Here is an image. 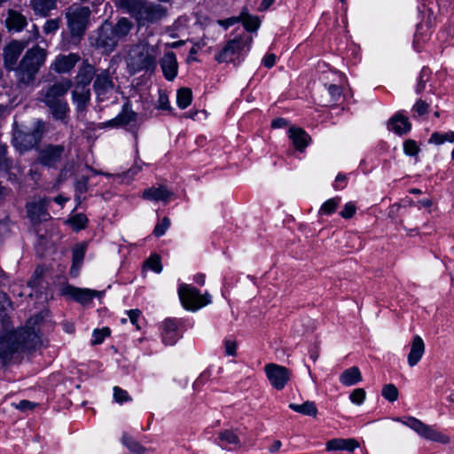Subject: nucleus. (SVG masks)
<instances>
[{
  "label": "nucleus",
  "instance_id": "f257e3e1",
  "mask_svg": "<svg viewBox=\"0 0 454 454\" xmlns=\"http://www.w3.org/2000/svg\"><path fill=\"white\" fill-rule=\"evenodd\" d=\"M24 48L25 44L22 42L11 43L4 49V59L6 68L15 70L19 83L27 86L35 80L36 74L45 61L46 51L39 46L31 48L25 53L19 67L15 68L17 60Z\"/></svg>",
  "mask_w": 454,
  "mask_h": 454
},
{
  "label": "nucleus",
  "instance_id": "f03ea898",
  "mask_svg": "<svg viewBox=\"0 0 454 454\" xmlns=\"http://www.w3.org/2000/svg\"><path fill=\"white\" fill-rule=\"evenodd\" d=\"M43 319L41 315L30 317L20 330L0 335V360L3 364L10 362L14 355L33 350L42 345L35 325Z\"/></svg>",
  "mask_w": 454,
  "mask_h": 454
},
{
  "label": "nucleus",
  "instance_id": "7ed1b4c3",
  "mask_svg": "<svg viewBox=\"0 0 454 454\" xmlns=\"http://www.w3.org/2000/svg\"><path fill=\"white\" fill-rule=\"evenodd\" d=\"M159 49L145 41H140L130 47L127 58V68L130 74L139 72L153 73L157 67Z\"/></svg>",
  "mask_w": 454,
  "mask_h": 454
},
{
  "label": "nucleus",
  "instance_id": "20e7f679",
  "mask_svg": "<svg viewBox=\"0 0 454 454\" xmlns=\"http://www.w3.org/2000/svg\"><path fill=\"white\" fill-rule=\"evenodd\" d=\"M120 6L130 13L140 26L155 23L167 15V9L161 4L147 0H120Z\"/></svg>",
  "mask_w": 454,
  "mask_h": 454
},
{
  "label": "nucleus",
  "instance_id": "39448f33",
  "mask_svg": "<svg viewBox=\"0 0 454 454\" xmlns=\"http://www.w3.org/2000/svg\"><path fill=\"white\" fill-rule=\"evenodd\" d=\"M45 131V123L36 120L29 130L17 129L12 136V145L20 153L27 152L39 145Z\"/></svg>",
  "mask_w": 454,
  "mask_h": 454
},
{
  "label": "nucleus",
  "instance_id": "423d86ee",
  "mask_svg": "<svg viewBox=\"0 0 454 454\" xmlns=\"http://www.w3.org/2000/svg\"><path fill=\"white\" fill-rule=\"evenodd\" d=\"M90 16V10L87 6H82L74 4L67 8L66 12L67 27L72 37L75 41H80L83 36L89 23Z\"/></svg>",
  "mask_w": 454,
  "mask_h": 454
},
{
  "label": "nucleus",
  "instance_id": "0eeeda50",
  "mask_svg": "<svg viewBox=\"0 0 454 454\" xmlns=\"http://www.w3.org/2000/svg\"><path fill=\"white\" fill-rule=\"evenodd\" d=\"M178 295L183 306L192 311L211 303V295L208 293L200 294L197 288L186 284L180 285Z\"/></svg>",
  "mask_w": 454,
  "mask_h": 454
},
{
  "label": "nucleus",
  "instance_id": "6e6552de",
  "mask_svg": "<svg viewBox=\"0 0 454 454\" xmlns=\"http://www.w3.org/2000/svg\"><path fill=\"white\" fill-rule=\"evenodd\" d=\"M397 420L401 421L403 425L415 431L419 436L428 441L439 442L442 444H448L450 442V439L447 434L436 430L431 426L423 423L421 420L414 417H409L406 419V420H401L400 419Z\"/></svg>",
  "mask_w": 454,
  "mask_h": 454
},
{
  "label": "nucleus",
  "instance_id": "1a4fd4ad",
  "mask_svg": "<svg viewBox=\"0 0 454 454\" xmlns=\"http://www.w3.org/2000/svg\"><path fill=\"white\" fill-rule=\"evenodd\" d=\"M250 37H235L229 40L222 50L215 55V59L219 63L235 62V59H239L242 51L246 47H248Z\"/></svg>",
  "mask_w": 454,
  "mask_h": 454
},
{
  "label": "nucleus",
  "instance_id": "9d476101",
  "mask_svg": "<svg viewBox=\"0 0 454 454\" xmlns=\"http://www.w3.org/2000/svg\"><path fill=\"white\" fill-rule=\"evenodd\" d=\"M93 90L98 101L104 102L110 98L114 90V82L109 69H103L96 74Z\"/></svg>",
  "mask_w": 454,
  "mask_h": 454
},
{
  "label": "nucleus",
  "instance_id": "9b49d317",
  "mask_svg": "<svg viewBox=\"0 0 454 454\" xmlns=\"http://www.w3.org/2000/svg\"><path fill=\"white\" fill-rule=\"evenodd\" d=\"M73 86L69 79H62L41 92V100L45 105H52L58 101H64V96Z\"/></svg>",
  "mask_w": 454,
  "mask_h": 454
},
{
  "label": "nucleus",
  "instance_id": "f8f14e48",
  "mask_svg": "<svg viewBox=\"0 0 454 454\" xmlns=\"http://www.w3.org/2000/svg\"><path fill=\"white\" fill-rule=\"evenodd\" d=\"M64 152L62 145H48L38 151L36 160L44 167L56 168L62 160Z\"/></svg>",
  "mask_w": 454,
  "mask_h": 454
},
{
  "label": "nucleus",
  "instance_id": "ddd939ff",
  "mask_svg": "<svg viewBox=\"0 0 454 454\" xmlns=\"http://www.w3.org/2000/svg\"><path fill=\"white\" fill-rule=\"evenodd\" d=\"M264 370L270 385L278 390L283 389L291 377L287 368L276 364H266Z\"/></svg>",
  "mask_w": 454,
  "mask_h": 454
},
{
  "label": "nucleus",
  "instance_id": "4468645a",
  "mask_svg": "<svg viewBox=\"0 0 454 454\" xmlns=\"http://www.w3.org/2000/svg\"><path fill=\"white\" fill-rule=\"evenodd\" d=\"M118 42L113 25L109 22L103 23L98 28L96 39L97 47L104 49L106 52H111L114 50Z\"/></svg>",
  "mask_w": 454,
  "mask_h": 454
},
{
  "label": "nucleus",
  "instance_id": "2eb2a0df",
  "mask_svg": "<svg viewBox=\"0 0 454 454\" xmlns=\"http://www.w3.org/2000/svg\"><path fill=\"white\" fill-rule=\"evenodd\" d=\"M49 203L50 200L48 199L34 200L27 203V213L32 222L40 223L51 218L48 213Z\"/></svg>",
  "mask_w": 454,
  "mask_h": 454
},
{
  "label": "nucleus",
  "instance_id": "dca6fc26",
  "mask_svg": "<svg viewBox=\"0 0 454 454\" xmlns=\"http://www.w3.org/2000/svg\"><path fill=\"white\" fill-rule=\"evenodd\" d=\"M80 59L81 58L77 53L59 55L51 64V69L59 74L68 73L74 67Z\"/></svg>",
  "mask_w": 454,
  "mask_h": 454
},
{
  "label": "nucleus",
  "instance_id": "f3484780",
  "mask_svg": "<svg viewBox=\"0 0 454 454\" xmlns=\"http://www.w3.org/2000/svg\"><path fill=\"white\" fill-rule=\"evenodd\" d=\"M160 65L164 77L168 81H173L178 71V63L176 54L173 51H168L160 60Z\"/></svg>",
  "mask_w": 454,
  "mask_h": 454
},
{
  "label": "nucleus",
  "instance_id": "a211bd4d",
  "mask_svg": "<svg viewBox=\"0 0 454 454\" xmlns=\"http://www.w3.org/2000/svg\"><path fill=\"white\" fill-rule=\"evenodd\" d=\"M97 74L95 67L90 64L88 60L82 61L75 76L76 86H85L86 88H89V84L92 81L93 77H96Z\"/></svg>",
  "mask_w": 454,
  "mask_h": 454
},
{
  "label": "nucleus",
  "instance_id": "6ab92c4d",
  "mask_svg": "<svg viewBox=\"0 0 454 454\" xmlns=\"http://www.w3.org/2000/svg\"><path fill=\"white\" fill-rule=\"evenodd\" d=\"M4 22L7 29L13 32H20L27 25V18L15 10H9L7 12Z\"/></svg>",
  "mask_w": 454,
  "mask_h": 454
},
{
  "label": "nucleus",
  "instance_id": "aec40b11",
  "mask_svg": "<svg viewBox=\"0 0 454 454\" xmlns=\"http://www.w3.org/2000/svg\"><path fill=\"white\" fill-rule=\"evenodd\" d=\"M424 352L425 343L422 338L419 335L414 336L411 344V350L407 357L408 364L411 367L415 366L420 361Z\"/></svg>",
  "mask_w": 454,
  "mask_h": 454
},
{
  "label": "nucleus",
  "instance_id": "412c9836",
  "mask_svg": "<svg viewBox=\"0 0 454 454\" xmlns=\"http://www.w3.org/2000/svg\"><path fill=\"white\" fill-rule=\"evenodd\" d=\"M179 339L177 325L174 319L168 318L162 323V340L166 345H175Z\"/></svg>",
  "mask_w": 454,
  "mask_h": 454
},
{
  "label": "nucleus",
  "instance_id": "4be33fe9",
  "mask_svg": "<svg viewBox=\"0 0 454 454\" xmlns=\"http://www.w3.org/2000/svg\"><path fill=\"white\" fill-rule=\"evenodd\" d=\"M173 192L168 191L165 186L160 185L158 187H150L145 189L143 192V198L152 201H163L167 203Z\"/></svg>",
  "mask_w": 454,
  "mask_h": 454
},
{
  "label": "nucleus",
  "instance_id": "5701e85b",
  "mask_svg": "<svg viewBox=\"0 0 454 454\" xmlns=\"http://www.w3.org/2000/svg\"><path fill=\"white\" fill-rule=\"evenodd\" d=\"M359 447V443L355 439L334 438L326 442V450H348L353 451Z\"/></svg>",
  "mask_w": 454,
  "mask_h": 454
},
{
  "label": "nucleus",
  "instance_id": "b1692460",
  "mask_svg": "<svg viewBox=\"0 0 454 454\" xmlns=\"http://www.w3.org/2000/svg\"><path fill=\"white\" fill-rule=\"evenodd\" d=\"M72 98L74 103L76 105L78 111H83L86 109L90 99V90L85 86L78 87L72 92Z\"/></svg>",
  "mask_w": 454,
  "mask_h": 454
},
{
  "label": "nucleus",
  "instance_id": "393cba45",
  "mask_svg": "<svg viewBox=\"0 0 454 454\" xmlns=\"http://www.w3.org/2000/svg\"><path fill=\"white\" fill-rule=\"evenodd\" d=\"M64 294L70 295L81 303H87L94 298L97 293L90 289H81L67 286L64 289Z\"/></svg>",
  "mask_w": 454,
  "mask_h": 454
},
{
  "label": "nucleus",
  "instance_id": "a878e982",
  "mask_svg": "<svg viewBox=\"0 0 454 454\" xmlns=\"http://www.w3.org/2000/svg\"><path fill=\"white\" fill-rule=\"evenodd\" d=\"M288 133L289 138L297 150L302 151L309 145V136L302 129L292 127Z\"/></svg>",
  "mask_w": 454,
  "mask_h": 454
},
{
  "label": "nucleus",
  "instance_id": "bb28decb",
  "mask_svg": "<svg viewBox=\"0 0 454 454\" xmlns=\"http://www.w3.org/2000/svg\"><path fill=\"white\" fill-rule=\"evenodd\" d=\"M29 5L35 15L46 17L51 10L56 9L57 0H30Z\"/></svg>",
  "mask_w": 454,
  "mask_h": 454
},
{
  "label": "nucleus",
  "instance_id": "cd10ccee",
  "mask_svg": "<svg viewBox=\"0 0 454 454\" xmlns=\"http://www.w3.org/2000/svg\"><path fill=\"white\" fill-rule=\"evenodd\" d=\"M136 118V114L129 108V105L123 106L122 112L114 119L106 122V127H116L130 123Z\"/></svg>",
  "mask_w": 454,
  "mask_h": 454
},
{
  "label": "nucleus",
  "instance_id": "c85d7f7f",
  "mask_svg": "<svg viewBox=\"0 0 454 454\" xmlns=\"http://www.w3.org/2000/svg\"><path fill=\"white\" fill-rule=\"evenodd\" d=\"M363 380L358 367L353 366L341 372L340 381L345 386H353Z\"/></svg>",
  "mask_w": 454,
  "mask_h": 454
},
{
  "label": "nucleus",
  "instance_id": "c756f323",
  "mask_svg": "<svg viewBox=\"0 0 454 454\" xmlns=\"http://www.w3.org/2000/svg\"><path fill=\"white\" fill-rule=\"evenodd\" d=\"M388 128L395 133L402 135L411 129V123L406 117L398 114L389 120Z\"/></svg>",
  "mask_w": 454,
  "mask_h": 454
},
{
  "label": "nucleus",
  "instance_id": "7c9ffc66",
  "mask_svg": "<svg viewBox=\"0 0 454 454\" xmlns=\"http://www.w3.org/2000/svg\"><path fill=\"white\" fill-rule=\"evenodd\" d=\"M46 106L49 107L51 114H52L55 120L64 121L69 111V107L66 100L58 101L53 103L52 105Z\"/></svg>",
  "mask_w": 454,
  "mask_h": 454
},
{
  "label": "nucleus",
  "instance_id": "2f4dec72",
  "mask_svg": "<svg viewBox=\"0 0 454 454\" xmlns=\"http://www.w3.org/2000/svg\"><path fill=\"white\" fill-rule=\"evenodd\" d=\"M289 408L293 411L307 416L316 417L317 409L314 402L306 401L302 404L290 403Z\"/></svg>",
  "mask_w": 454,
  "mask_h": 454
},
{
  "label": "nucleus",
  "instance_id": "473e14b6",
  "mask_svg": "<svg viewBox=\"0 0 454 454\" xmlns=\"http://www.w3.org/2000/svg\"><path fill=\"white\" fill-rule=\"evenodd\" d=\"M240 18L239 21H241L247 31L253 32L258 29L260 26V20L257 16H253L248 14L247 11H242L239 16Z\"/></svg>",
  "mask_w": 454,
  "mask_h": 454
},
{
  "label": "nucleus",
  "instance_id": "72a5a7b5",
  "mask_svg": "<svg viewBox=\"0 0 454 454\" xmlns=\"http://www.w3.org/2000/svg\"><path fill=\"white\" fill-rule=\"evenodd\" d=\"M114 34L118 40L125 37L133 27V23L127 18H121L118 20L115 26H113Z\"/></svg>",
  "mask_w": 454,
  "mask_h": 454
},
{
  "label": "nucleus",
  "instance_id": "f704fd0d",
  "mask_svg": "<svg viewBox=\"0 0 454 454\" xmlns=\"http://www.w3.org/2000/svg\"><path fill=\"white\" fill-rule=\"evenodd\" d=\"M121 442L134 454H145L147 450L146 448L127 434L122 435Z\"/></svg>",
  "mask_w": 454,
  "mask_h": 454
},
{
  "label": "nucleus",
  "instance_id": "c9c22d12",
  "mask_svg": "<svg viewBox=\"0 0 454 454\" xmlns=\"http://www.w3.org/2000/svg\"><path fill=\"white\" fill-rule=\"evenodd\" d=\"M192 93L188 88H181L176 93V104L181 109H185L192 102Z\"/></svg>",
  "mask_w": 454,
  "mask_h": 454
},
{
  "label": "nucleus",
  "instance_id": "e433bc0d",
  "mask_svg": "<svg viewBox=\"0 0 454 454\" xmlns=\"http://www.w3.org/2000/svg\"><path fill=\"white\" fill-rule=\"evenodd\" d=\"M445 142L454 143V131L446 133L434 132L429 138V143L437 145Z\"/></svg>",
  "mask_w": 454,
  "mask_h": 454
},
{
  "label": "nucleus",
  "instance_id": "4c0bfd02",
  "mask_svg": "<svg viewBox=\"0 0 454 454\" xmlns=\"http://www.w3.org/2000/svg\"><path fill=\"white\" fill-rule=\"evenodd\" d=\"M218 438L221 442L234 445L235 447L240 448L241 446L239 436L233 431H221L218 434Z\"/></svg>",
  "mask_w": 454,
  "mask_h": 454
},
{
  "label": "nucleus",
  "instance_id": "58836bf2",
  "mask_svg": "<svg viewBox=\"0 0 454 454\" xmlns=\"http://www.w3.org/2000/svg\"><path fill=\"white\" fill-rule=\"evenodd\" d=\"M381 395L386 400L393 403L398 399L399 392L394 384L389 383L383 387Z\"/></svg>",
  "mask_w": 454,
  "mask_h": 454
},
{
  "label": "nucleus",
  "instance_id": "ea45409f",
  "mask_svg": "<svg viewBox=\"0 0 454 454\" xmlns=\"http://www.w3.org/2000/svg\"><path fill=\"white\" fill-rule=\"evenodd\" d=\"M87 222L88 219L86 215L82 214H77L68 220L69 224L76 231L84 229L86 227Z\"/></svg>",
  "mask_w": 454,
  "mask_h": 454
},
{
  "label": "nucleus",
  "instance_id": "a19ab883",
  "mask_svg": "<svg viewBox=\"0 0 454 454\" xmlns=\"http://www.w3.org/2000/svg\"><path fill=\"white\" fill-rule=\"evenodd\" d=\"M89 184V177L85 176H82L79 179L76 180L74 184L75 188V199L80 200L81 195L85 193L88 191Z\"/></svg>",
  "mask_w": 454,
  "mask_h": 454
},
{
  "label": "nucleus",
  "instance_id": "79ce46f5",
  "mask_svg": "<svg viewBox=\"0 0 454 454\" xmlns=\"http://www.w3.org/2000/svg\"><path fill=\"white\" fill-rule=\"evenodd\" d=\"M12 162L7 157V145L0 143V170L7 171Z\"/></svg>",
  "mask_w": 454,
  "mask_h": 454
},
{
  "label": "nucleus",
  "instance_id": "37998d69",
  "mask_svg": "<svg viewBox=\"0 0 454 454\" xmlns=\"http://www.w3.org/2000/svg\"><path fill=\"white\" fill-rule=\"evenodd\" d=\"M110 334V330L107 327H104L102 329H95L93 332V339L91 343L93 345H98L103 342L105 338Z\"/></svg>",
  "mask_w": 454,
  "mask_h": 454
},
{
  "label": "nucleus",
  "instance_id": "c03bdc74",
  "mask_svg": "<svg viewBox=\"0 0 454 454\" xmlns=\"http://www.w3.org/2000/svg\"><path fill=\"white\" fill-rule=\"evenodd\" d=\"M85 254V248L83 247H79L74 249L73 251V266L72 270L76 268L80 267L82 264L83 258Z\"/></svg>",
  "mask_w": 454,
  "mask_h": 454
},
{
  "label": "nucleus",
  "instance_id": "a18cd8bd",
  "mask_svg": "<svg viewBox=\"0 0 454 454\" xmlns=\"http://www.w3.org/2000/svg\"><path fill=\"white\" fill-rule=\"evenodd\" d=\"M365 396H366V393L364 388H356L350 394L349 399L353 403H355L356 405H360L365 400Z\"/></svg>",
  "mask_w": 454,
  "mask_h": 454
},
{
  "label": "nucleus",
  "instance_id": "49530a36",
  "mask_svg": "<svg viewBox=\"0 0 454 454\" xmlns=\"http://www.w3.org/2000/svg\"><path fill=\"white\" fill-rule=\"evenodd\" d=\"M340 202L339 198H333L326 200L321 207L320 211L324 214H331L335 211Z\"/></svg>",
  "mask_w": 454,
  "mask_h": 454
},
{
  "label": "nucleus",
  "instance_id": "de8ad7c7",
  "mask_svg": "<svg viewBox=\"0 0 454 454\" xmlns=\"http://www.w3.org/2000/svg\"><path fill=\"white\" fill-rule=\"evenodd\" d=\"M170 226V220L168 217H164L161 222L154 227L153 234L156 237H160L165 234L168 227Z\"/></svg>",
  "mask_w": 454,
  "mask_h": 454
},
{
  "label": "nucleus",
  "instance_id": "09e8293b",
  "mask_svg": "<svg viewBox=\"0 0 454 454\" xmlns=\"http://www.w3.org/2000/svg\"><path fill=\"white\" fill-rule=\"evenodd\" d=\"M146 264L151 270H153L156 273H160L162 270L160 258L157 254L150 256V258L146 261Z\"/></svg>",
  "mask_w": 454,
  "mask_h": 454
},
{
  "label": "nucleus",
  "instance_id": "8fccbe9b",
  "mask_svg": "<svg viewBox=\"0 0 454 454\" xmlns=\"http://www.w3.org/2000/svg\"><path fill=\"white\" fill-rule=\"evenodd\" d=\"M114 398L117 403H123L130 400L128 392L119 387H114Z\"/></svg>",
  "mask_w": 454,
  "mask_h": 454
},
{
  "label": "nucleus",
  "instance_id": "3c124183",
  "mask_svg": "<svg viewBox=\"0 0 454 454\" xmlns=\"http://www.w3.org/2000/svg\"><path fill=\"white\" fill-rule=\"evenodd\" d=\"M403 151L407 155L414 156L418 153L419 147L415 141L409 139L403 143Z\"/></svg>",
  "mask_w": 454,
  "mask_h": 454
},
{
  "label": "nucleus",
  "instance_id": "603ef678",
  "mask_svg": "<svg viewBox=\"0 0 454 454\" xmlns=\"http://www.w3.org/2000/svg\"><path fill=\"white\" fill-rule=\"evenodd\" d=\"M59 19H52L49 20L45 22L43 26V32L45 34H51L57 31L59 27Z\"/></svg>",
  "mask_w": 454,
  "mask_h": 454
},
{
  "label": "nucleus",
  "instance_id": "864d4df0",
  "mask_svg": "<svg viewBox=\"0 0 454 454\" xmlns=\"http://www.w3.org/2000/svg\"><path fill=\"white\" fill-rule=\"evenodd\" d=\"M224 351L226 356H235L237 355V342L231 339L225 340Z\"/></svg>",
  "mask_w": 454,
  "mask_h": 454
},
{
  "label": "nucleus",
  "instance_id": "5fc2aeb1",
  "mask_svg": "<svg viewBox=\"0 0 454 454\" xmlns=\"http://www.w3.org/2000/svg\"><path fill=\"white\" fill-rule=\"evenodd\" d=\"M355 213H356V206L352 202H348L344 206V207L340 211V215L343 218L348 219V218H351Z\"/></svg>",
  "mask_w": 454,
  "mask_h": 454
},
{
  "label": "nucleus",
  "instance_id": "6e6d98bb",
  "mask_svg": "<svg viewBox=\"0 0 454 454\" xmlns=\"http://www.w3.org/2000/svg\"><path fill=\"white\" fill-rule=\"evenodd\" d=\"M157 107L162 110H169L170 105L168 101V98L165 93L160 92Z\"/></svg>",
  "mask_w": 454,
  "mask_h": 454
},
{
  "label": "nucleus",
  "instance_id": "4d7b16f0",
  "mask_svg": "<svg viewBox=\"0 0 454 454\" xmlns=\"http://www.w3.org/2000/svg\"><path fill=\"white\" fill-rule=\"evenodd\" d=\"M427 80V70L424 68V69H422V71L420 73L419 80V82L416 87L417 93H420L425 89Z\"/></svg>",
  "mask_w": 454,
  "mask_h": 454
},
{
  "label": "nucleus",
  "instance_id": "13d9d810",
  "mask_svg": "<svg viewBox=\"0 0 454 454\" xmlns=\"http://www.w3.org/2000/svg\"><path fill=\"white\" fill-rule=\"evenodd\" d=\"M328 91L332 96L333 101H337L340 98V95L342 93L341 88L335 84L329 85Z\"/></svg>",
  "mask_w": 454,
  "mask_h": 454
},
{
  "label": "nucleus",
  "instance_id": "bf43d9fd",
  "mask_svg": "<svg viewBox=\"0 0 454 454\" xmlns=\"http://www.w3.org/2000/svg\"><path fill=\"white\" fill-rule=\"evenodd\" d=\"M36 406V403L27 400H22L15 405V407L22 411L33 410Z\"/></svg>",
  "mask_w": 454,
  "mask_h": 454
},
{
  "label": "nucleus",
  "instance_id": "052dcab7",
  "mask_svg": "<svg viewBox=\"0 0 454 454\" xmlns=\"http://www.w3.org/2000/svg\"><path fill=\"white\" fill-rule=\"evenodd\" d=\"M240 18L238 17H231L226 20H219L217 23L223 27L224 28H228L231 26L235 25L236 23L239 22Z\"/></svg>",
  "mask_w": 454,
  "mask_h": 454
},
{
  "label": "nucleus",
  "instance_id": "680f3d73",
  "mask_svg": "<svg viewBox=\"0 0 454 454\" xmlns=\"http://www.w3.org/2000/svg\"><path fill=\"white\" fill-rule=\"evenodd\" d=\"M427 108L428 105L423 100H419L414 105V109L419 115L425 114L427 112Z\"/></svg>",
  "mask_w": 454,
  "mask_h": 454
},
{
  "label": "nucleus",
  "instance_id": "e2e57ef3",
  "mask_svg": "<svg viewBox=\"0 0 454 454\" xmlns=\"http://www.w3.org/2000/svg\"><path fill=\"white\" fill-rule=\"evenodd\" d=\"M276 61V56L273 53H270L265 55V57L262 59V64L264 67L270 68L274 66Z\"/></svg>",
  "mask_w": 454,
  "mask_h": 454
},
{
  "label": "nucleus",
  "instance_id": "0e129e2a",
  "mask_svg": "<svg viewBox=\"0 0 454 454\" xmlns=\"http://www.w3.org/2000/svg\"><path fill=\"white\" fill-rule=\"evenodd\" d=\"M127 313H128L130 322L133 325H136L137 321L140 316V313H141L140 310L139 309H130Z\"/></svg>",
  "mask_w": 454,
  "mask_h": 454
},
{
  "label": "nucleus",
  "instance_id": "69168bd1",
  "mask_svg": "<svg viewBox=\"0 0 454 454\" xmlns=\"http://www.w3.org/2000/svg\"><path fill=\"white\" fill-rule=\"evenodd\" d=\"M8 322L7 314L4 311V305L0 304V327H6Z\"/></svg>",
  "mask_w": 454,
  "mask_h": 454
},
{
  "label": "nucleus",
  "instance_id": "338daca9",
  "mask_svg": "<svg viewBox=\"0 0 454 454\" xmlns=\"http://www.w3.org/2000/svg\"><path fill=\"white\" fill-rule=\"evenodd\" d=\"M288 122L284 118H278L272 121L271 126L273 128L278 129V128H284L287 126Z\"/></svg>",
  "mask_w": 454,
  "mask_h": 454
},
{
  "label": "nucleus",
  "instance_id": "774afa93",
  "mask_svg": "<svg viewBox=\"0 0 454 454\" xmlns=\"http://www.w3.org/2000/svg\"><path fill=\"white\" fill-rule=\"evenodd\" d=\"M281 447V442L280 441H275L272 445L269 448V450L270 452H276L278 451Z\"/></svg>",
  "mask_w": 454,
  "mask_h": 454
}]
</instances>
